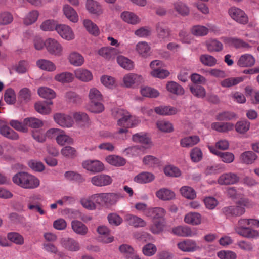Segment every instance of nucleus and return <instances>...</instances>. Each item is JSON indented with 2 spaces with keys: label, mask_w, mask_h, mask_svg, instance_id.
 I'll use <instances>...</instances> for the list:
<instances>
[{
  "label": "nucleus",
  "mask_w": 259,
  "mask_h": 259,
  "mask_svg": "<svg viewBox=\"0 0 259 259\" xmlns=\"http://www.w3.org/2000/svg\"><path fill=\"white\" fill-rule=\"evenodd\" d=\"M156 126L162 132L170 133L174 130V127L171 123L164 120L157 121Z\"/></svg>",
  "instance_id": "3c124183"
},
{
  "label": "nucleus",
  "mask_w": 259,
  "mask_h": 259,
  "mask_svg": "<svg viewBox=\"0 0 259 259\" xmlns=\"http://www.w3.org/2000/svg\"><path fill=\"white\" fill-rule=\"evenodd\" d=\"M239 180L238 176L232 172L225 173L221 175L218 179L220 185H231L237 183Z\"/></svg>",
  "instance_id": "f3484780"
},
{
  "label": "nucleus",
  "mask_w": 259,
  "mask_h": 259,
  "mask_svg": "<svg viewBox=\"0 0 259 259\" xmlns=\"http://www.w3.org/2000/svg\"><path fill=\"white\" fill-rule=\"evenodd\" d=\"M121 18L125 22L132 25H137L141 21V19L137 15L128 11L122 12Z\"/></svg>",
  "instance_id": "393cba45"
},
{
  "label": "nucleus",
  "mask_w": 259,
  "mask_h": 259,
  "mask_svg": "<svg viewBox=\"0 0 259 259\" xmlns=\"http://www.w3.org/2000/svg\"><path fill=\"white\" fill-rule=\"evenodd\" d=\"M72 116L75 122L81 126H85L89 123V117L84 112H76L73 113Z\"/></svg>",
  "instance_id": "49530a36"
},
{
  "label": "nucleus",
  "mask_w": 259,
  "mask_h": 259,
  "mask_svg": "<svg viewBox=\"0 0 259 259\" xmlns=\"http://www.w3.org/2000/svg\"><path fill=\"white\" fill-rule=\"evenodd\" d=\"M165 213V209L161 207L150 208L146 210V215L152 217L153 219H157L164 217Z\"/></svg>",
  "instance_id": "7c9ffc66"
},
{
  "label": "nucleus",
  "mask_w": 259,
  "mask_h": 259,
  "mask_svg": "<svg viewBox=\"0 0 259 259\" xmlns=\"http://www.w3.org/2000/svg\"><path fill=\"white\" fill-rule=\"evenodd\" d=\"M46 48L48 52L55 56H60L63 53V48L56 39L49 38L45 40Z\"/></svg>",
  "instance_id": "39448f33"
},
{
  "label": "nucleus",
  "mask_w": 259,
  "mask_h": 259,
  "mask_svg": "<svg viewBox=\"0 0 259 259\" xmlns=\"http://www.w3.org/2000/svg\"><path fill=\"white\" fill-rule=\"evenodd\" d=\"M135 49L140 55L146 57L149 54L150 47L146 42L140 41L136 45Z\"/></svg>",
  "instance_id": "79ce46f5"
},
{
  "label": "nucleus",
  "mask_w": 259,
  "mask_h": 259,
  "mask_svg": "<svg viewBox=\"0 0 259 259\" xmlns=\"http://www.w3.org/2000/svg\"><path fill=\"white\" fill-rule=\"evenodd\" d=\"M36 65L40 69L49 72H53L56 69L55 64L49 60H38L36 61Z\"/></svg>",
  "instance_id": "c85d7f7f"
},
{
  "label": "nucleus",
  "mask_w": 259,
  "mask_h": 259,
  "mask_svg": "<svg viewBox=\"0 0 259 259\" xmlns=\"http://www.w3.org/2000/svg\"><path fill=\"white\" fill-rule=\"evenodd\" d=\"M63 11L64 14L69 20L73 23H76L78 21V16L76 12L69 5H64Z\"/></svg>",
  "instance_id": "c756f323"
},
{
  "label": "nucleus",
  "mask_w": 259,
  "mask_h": 259,
  "mask_svg": "<svg viewBox=\"0 0 259 259\" xmlns=\"http://www.w3.org/2000/svg\"><path fill=\"white\" fill-rule=\"evenodd\" d=\"M255 63V58L251 54L242 55L237 61V65L241 67H251Z\"/></svg>",
  "instance_id": "4be33fe9"
},
{
  "label": "nucleus",
  "mask_w": 259,
  "mask_h": 259,
  "mask_svg": "<svg viewBox=\"0 0 259 259\" xmlns=\"http://www.w3.org/2000/svg\"><path fill=\"white\" fill-rule=\"evenodd\" d=\"M217 256L220 259H236L237 254L231 250H221L217 252Z\"/></svg>",
  "instance_id": "774afa93"
},
{
  "label": "nucleus",
  "mask_w": 259,
  "mask_h": 259,
  "mask_svg": "<svg viewBox=\"0 0 259 259\" xmlns=\"http://www.w3.org/2000/svg\"><path fill=\"white\" fill-rule=\"evenodd\" d=\"M64 176L69 181L78 183H81L84 181V179L80 174L73 171H66L64 174Z\"/></svg>",
  "instance_id": "bf43d9fd"
},
{
  "label": "nucleus",
  "mask_w": 259,
  "mask_h": 259,
  "mask_svg": "<svg viewBox=\"0 0 259 259\" xmlns=\"http://www.w3.org/2000/svg\"><path fill=\"white\" fill-rule=\"evenodd\" d=\"M106 159L108 163L115 166H123L126 163V160L124 158L117 155H109Z\"/></svg>",
  "instance_id": "37998d69"
},
{
  "label": "nucleus",
  "mask_w": 259,
  "mask_h": 259,
  "mask_svg": "<svg viewBox=\"0 0 259 259\" xmlns=\"http://www.w3.org/2000/svg\"><path fill=\"white\" fill-rule=\"evenodd\" d=\"M162 62L159 60H154L150 63V66L152 69L151 75L155 77L164 79L170 74L169 72L165 69L161 68Z\"/></svg>",
  "instance_id": "0eeeda50"
},
{
  "label": "nucleus",
  "mask_w": 259,
  "mask_h": 259,
  "mask_svg": "<svg viewBox=\"0 0 259 259\" xmlns=\"http://www.w3.org/2000/svg\"><path fill=\"white\" fill-rule=\"evenodd\" d=\"M98 193L93 194L88 197L82 198L80 199V202L81 205L88 210H93L96 208V204L99 205V203L96 199Z\"/></svg>",
  "instance_id": "dca6fc26"
},
{
  "label": "nucleus",
  "mask_w": 259,
  "mask_h": 259,
  "mask_svg": "<svg viewBox=\"0 0 259 259\" xmlns=\"http://www.w3.org/2000/svg\"><path fill=\"white\" fill-rule=\"evenodd\" d=\"M223 212L228 217H239L245 212L244 207L237 204L236 206H229L222 209Z\"/></svg>",
  "instance_id": "2eb2a0df"
},
{
  "label": "nucleus",
  "mask_w": 259,
  "mask_h": 259,
  "mask_svg": "<svg viewBox=\"0 0 259 259\" xmlns=\"http://www.w3.org/2000/svg\"><path fill=\"white\" fill-rule=\"evenodd\" d=\"M54 119L56 123L63 127L69 128L74 124L72 117L68 115L56 113L54 115Z\"/></svg>",
  "instance_id": "f8f14e48"
},
{
  "label": "nucleus",
  "mask_w": 259,
  "mask_h": 259,
  "mask_svg": "<svg viewBox=\"0 0 259 259\" xmlns=\"http://www.w3.org/2000/svg\"><path fill=\"white\" fill-rule=\"evenodd\" d=\"M53 104L52 101L38 102L35 104V109L37 112L41 114H48L51 112L50 105Z\"/></svg>",
  "instance_id": "4c0bfd02"
},
{
  "label": "nucleus",
  "mask_w": 259,
  "mask_h": 259,
  "mask_svg": "<svg viewBox=\"0 0 259 259\" xmlns=\"http://www.w3.org/2000/svg\"><path fill=\"white\" fill-rule=\"evenodd\" d=\"M91 181L94 186L102 187L111 184L112 182V179L108 175L102 174L93 177Z\"/></svg>",
  "instance_id": "4468645a"
},
{
  "label": "nucleus",
  "mask_w": 259,
  "mask_h": 259,
  "mask_svg": "<svg viewBox=\"0 0 259 259\" xmlns=\"http://www.w3.org/2000/svg\"><path fill=\"white\" fill-rule=\"evenodd\" d=\"M101 100L90 101L88 106V109L91 112L100 113L104 110V107L101 102Z\"/></svg>",
  "instance_id": "864d4df0"
},
{
  "label": "nucleus",
  "mask_w": 259,
  "mask_h": 259,
  "mask_svg": "<svg viewBox=\"0 0 259 259\" xmlns=\"http://www.w3.org/2000/svg\"><path fill=\"white\" fill-rule=\"evenodd\" d=\"M197 235L196 230H192L188 226L179 227V235L184 237H193Z\"/></svg>",
  "instance_id": "0e129e2a"
},
{
  "label": "nucleus",
  "mask_w": 259,
  "mask_h": 259,
  "mask_svg": "<svg viewBox=\"0 0 259 259\" xmlns=\"http://www.w3.org/2000/svg\"><path fill=\"white\" fill-rule=\"evenodd\" d=\"M83 25L90 34L94 36L99 35L100 31L98 26L91 20L84 19L83 21Z\"/></svg>",
  "instance_id": "cd10ccee"
},
{
  "label": "nucleus",
  "mask_w": 259,
  "mask_h": 259,
  "mask_svg": "<svg viewBox=\"0 0 259 259\" xmlns=\"http://www.w3.org/2000/svg\"><path fill=\"white\" fill-rule=\"evenodd\" d=\"M156 197L163 201H169L176 198V193L172 190L162 188L156 192Z\"/></svg>",
  "instance_id": "412c9836"
},
{
  "label": "nucleus",
  "mask_w": 259,
  "mask_h": 259,
  "mask_svg": "<svg viewBox=\"0 0 259 259\" xmlns=\"http://www.w3.org/2000/svg\"><path fill=\"white\" fill-rule=\"evenodd\" d=\"M74 73L77 79L83 82H89L93 79L92 72L85 68H77L74 70Z\"/></svg>",
  "instance_id": "aec40b11"
},
{
  "label": "nucleus",
  "mask_w": 259,
  "mask_h": 259,
  "mask_svg": "<svg viewBox=\"0 0 259 259\" xmlns=\"http://www.w3.org/2000/svg\"><path fill=\"white\" fill-rule=\"evenodd\" d=\"M26 127L29 126L32 128H39L42 126L43 123L40 120L34 117H28L24 120Z\"/></svg>",
  "instance_id": "052dcab7"
},
{
  "label": "nucleus",
  "mask_w": 259,
  "mask_h": 259,
  "mask_svg": "<svg viewBox=\"0 0 259 259\" xmlns=\"http://www.w3.org/2000/svg\"><path fill=\"white\" fill-rule=\"evenodd\" d=\"M60 243L64 248L71 251H77L80 249L78 242L73 238H62L60 241Z\"/></svg>",
  "instance_id": "a211bd4d"
},
{
  "label": "nucleus",
  "mask_w": 259,
  "mask_h": 259,
  "mask_svg": "<svg viewBox=\"0 0 259 259\" xmlns=\"http://www.w3.org/2000/svg\"><path fill=\"white\" fill-rule=\"evenodd\" d=\"M236 118V115L232 112L224 111L219 113L215 116V119L219 121H228Z\"/></svg>",
  "instance_id": "680f3d73"
},
{
  "label": "nucleus",
  "mask_w": 259,
  "mask_h": 259,
  "mask_svg": "<svg viewBox=\"0 0 259 259\" xmlns=\"http://www.w3.org/2000/svg\"><path fill=\"white\" fill-rule=\"evenodd\" d=\"M155 112L160 115H171L177 112L176 108L167 106H160L154 109Z\"/></svg>",
  "instance_id": "58836bf2"
},
{
  "label": "nucleus",
  "mask_w": 259,
  "mask_h": 259,
  "mask_svg": "<svg viewBox=\"0 0 259 259\" xmlns=\"http://www.w3.org/2000/svg\"><path fill=\"white\" fill-rule=\"evenodd\" d=\"M185 222L193 225H198L201 222V215L197 212H189L184 218Z\"/></svg>",
  "instance_id": "f704fd0d"
},
{
  "label": "nucleus",
  "mask_w": 259,
  "mask_h": 259,
  "mask_svg": "<svg viewBox=\"0 0 259 259\" xmlns=\"http://www.w3.org/2000/svg\"><path fill=\"white\" fill-rule=\"evenodd\" d=\"M200 140V138L198 136L186 137L181 140V145L184 147H191L198 144Z\"/></svg>",
  "instance_id": "a19ab883"
},
{
  "label": "nucleus",
  "mask_w": 259,
  "mask_h": 259,
  "mask_svg": "<svg viewBox=\"0 0 259 259\" xmlns=\"http://www.w3.org/2000/svg\"><path fill=\"white\" fill-rule=\"evenodd\" d=\"M38 94L45 99H52L56 97L55 92L51 89L46 87H41L37 90Z\"/></svg>",
  "instance_id": "8fccbe9b"
},
{
  "label": "nucleus",
  "mask_w": 259,
  "mask_h": 259,
  "mask_svg": "<svg viewBox=\"0 0 259 259\" xmlns=\"http://www.w3.org/2000/svg\"><path fill=\"white\" fill-rule=\"evenodd\" d=\"M192 94L195 97L199 98H203L206 96V90L202 86H192L190 88Z\"/></svg>",
  "instance_id": "e2e57ef3"
},
{
  "label": "nucleus",
  "mask_w": 259,
  "mask_h": 259,
  "mask_svg": "<svg viewBox=\"0 0 259 259\" xmlns=\"http://www.w3.org/2000/svg\"><path fill=\"white\" fill-rule=\"evenodd\" d=\"M98 54L106 59L110 60L119 54H122L123 51L119 48L111 47H102L98 50Z\"/></svg>",
  "instance_id": "ddd939ff"
},
{
  "label": "nucleus",
  "mask_w": 259,
  "mask_h": 259,
  "mask_svg": "<svg viewBox=\"0 0 259 259\" xmlns=\"http://www.w3.org/2000/svg\"><path fill=\"white\" fill-rule=\"evenodd\" d=\"M67 59L72 65L76 67L81 66L84 62L83 57L75 51L71 52L68 56Z\"/></svg>",
  "instance_id": "b1692460"
},
{
  "label": "nucleus",
  "mask_w": 259,
  "mask_h": 259,
  "mask_svg": "<svg viewBox=\"0 0 259 259\" xmlns=\"http://www.w3.org/2000/svg\"><path fill=\"white\" fill-rule=\"evenodd\" d=\"M180 191L182 195L187 199H193L196 196V192L194 190L188 186L182 187Z\"/></svg>",
  "instance_id": "69168bd1"
},
{
  "label": "nucleus",
  "mask_w": 259,
  "mask_h": 259,
  "mask_svg": "<svg viewBox=\"0 0 259 259\" xmlns=\"http://www.w3.org/2000/svg\"><path fill=\"white\" fill-rule=\"evenodd\" d=\"M71 227L74 232L82 236L85 235L88 231V227L83 223L77 220L71 222Z\"/></svg>",
  "instance_id": "473e14b6"
},
{
  "label": "nucleus",
  "mask_w": 259,
  "mask_h": 259,
  "mask_svg": "<svg viewBox=\"0 0 259 259\" xmlns=\"http://www.w3.org/2000/svg\"><path fill=\"white\" fill-rule=\"evenodd\" d=\"M113 116L118 119L117 125L123 127L120 128L118 132L119 134L126 133L128 132L127 128L132 127L138 123L137 119H134V123H131L132 119H130L131 115L129 112L122 109L116 108L112 110Z\"/></svg>",
  "instance_id": "f03ea898"
},
{
  "label": "nucleus",
  "mask_w": 259,
  "mask_h": 259,
  "mask_svg": "<svg viewBox=\"0 0 259 259\" xmlns=\"http://www.w3.org/2000/svg\"><path fill=\"white\" fill-rule=\"evenodd\" d=\"M97 231L98 233L99 240L100 242L108 244L114 241V237L111 234L110 230L104 225H101L98 227Z\"/></svg>",
  "instance_id": "1a4fd4ad"
},
{
  "label": "nucleus",
  "mask_w": 259,
  "mask_h": 259,
  "mask_svg": "<svg viewBox=\"0 0 259 259\" xmlns=\"http://www.w3.org/2000/svg\"><path fill=\"white\" fill-rule=\"evenodd\" d=\"M132 140L135 142H139L146 145L151 144L150 139L147 136V134L144 133H137L133 135Z\"/></svg>",
  "instance_id": "603ef678"
},
{
  "label": "nucleus",
  "mask_w": 259,
  "mask_h": 259,
  "mask_svg": "<svg viewBox=\"0 0 259 259\" xmlns=\"http://www.w3.org/2000/svg\"><path fill=\"white\" fill-rule=\"evenodd\" d=\"M243 80L244 78L242 77H230L222 80L220 84L222 87L230 88L238 84Z\"/></svg>",
  "instance_id": "de8ad7c7"
},
{
  "label": "nucleus",
  "mask_w": 259,
  "mask_h": 259,
  "mask_svg": "<svg viewBox=\"0 0 259 259\" xmlns=\"http://www.w3.org/2000/svg\"><path fill=\"white\" fill-rule=\"evenodd\" d=\"M140 92L142 96L149 98H156L159 95V93L157 90L149 87H142Z\"/></svg>",
  "instance_id": "6e6d98bb"
},
{
  "label": "nucleus",
  "mask_w": 259,
  "mask_h": 259,
  "mask_svg": "<svg viewBox=\"0 0 259 259\" xmlns=\"http://www.w3.org/2000/svg\"><path fill=\"white\" fill-rule=\"evenodd\" d=\"M0 133L3 136L11 140H17L19 138L18 135L7 125H3L0 127Z\"/></svg>",
  "instance_id": "09e8293b"
},
{
  "label": "nucleus",
  "mask_w": 259,
  "mask_h": 259,
  "mask_svg": "<svg viewBox=\"0 0 259 259\" xmlns=\"http://www.w3.org/2000/svg\"><path fill=\"white\" fill-rule=\"evenodd\" d=\"M211 127L213 130L219 132H227L233 130L234 125L229 122L220 123L215 122L211 124Z\"/></svg>",
  "instance_id": "c9c22d12"
},
{
  "label": "nucleus",
  "mask_w": 259,
  "mask_h": 259,
  "mask_svg": "<svg viewBox=\"0 0 259 259\" xmlns=\"http://www.w3.org/2000/svg\"><path fill=\"white\" fill-rule=\"evenodd\" d=\"M8 239L13 243L21 245L24 243L23 237L17 232H10L7 234Z\"/></svg>",
  "instance_id": "13d9d810"
},
{
  "label": "nucleus",
  "mask_w": 259,
  "mask_h": 259,
  "mask_svg": "<svg viewBox=\"0 0 259 259\" xmlns=\"http://www.w3.org/2000/svg\"><path fill=\"white\" fill-rule=\"evenodd\" d=\"M228 14L232 19L240 24H246L248 22L247 15L240 8L232 7L229 9Z\"/></svg>",
  "instance_id": "423d86ee"
},
{
  "label": "nucleus",
  "mask_w": 259,
  "mask_h": 259,
  "mask_svg": "<svg viewBox=\"0 0 259 259\" xmlns=\"http://www.w3.org/2000/svg\"><path fill=\"white\" fill-rule=\"evenodd\" d=\"M56 31L64 39L71 40L74 39L75 35L70 27L65 24H58L56 26Z\"/></svg>",
  "instance_id": "9d476101"
},
{
  "label": "nucleus",
  "mask_w": 259,
  "mask_h": 259,
  "mask_svg": "<svg viewBox=\"0 0 259 259\" xmlns=\"http://www.w3.org/2000/svg\"><path fill=\"white\" fill-rule=\"evenodd\" d=\"M83 168L93 173L100 172L104 169L103 164L97 160H87L82 163Z\"/></svg>",
  "instance_id": "9b49d317"
},
{
  "label": "nucleus",
  "mask_w": 259,
  "mask_h": 259,
  "mask_svg": "<svg viewBox=\"0 0 259 259\" xmlns=\"http://www.w3.org/2000/svg\"><path fill=\"white\" fill-rule=\"evenodd\" d=\"M179 249L185 252H194L199 249V246L195 241L186 239L179 242Z\"/></svg>",
  "instance_id": "5701e85b"
},
{
  "label": "nucleus",
  "mask_w": 259,
  "mask_h": 259,
  "mask_svg": "<svg viewBox=\"0 0 259 259\" xmlns=\"http://www.w3.org/2000/svg\"><path fill=\"white\" fill-rule=\"evenodd\" d=\"M46 136L51 138L55 137L57 143L61 146L73 143V139L61 129L55 128L49 129L46 133Z\"/></svg>",
  "instance_id": "20e7f679"
},
{
  "label": "nucleus",
  "mask_w": 259,
  "mask_h": 259,
  "mask_svg": "<svg viewBox=\"0 0 259 259\" xmlns=\"http://www.w3.org/2000/svg\"><path fill=\"white\" fill-rule=\"evenodd\" d=\"M86 7L91 13L99 15L102 13L101 7L96 1L88 0L86 3Z\"/></svg>",
  "instance_id": "c03bdc74"
},
{
  "label": "nucleus",
  "mask_w": 259,
  "mask_h": 259,
  "mask_svg": "<svg viewBox=\"0 0 259 259\" xmlns=\"http://www.w3.org/2000/svg\"><path fill=\"white\" fill-rule=\"evenodd\" d=\"M39 16V12L37 10H32L29 12L24 18V23L26 25H30L35 23Z\"/></svg>",
  "instance_id": "5fc2aeb1"
},
{
  "label": "nucleus",
  "mask_w": 259,
  "mask_h": 259,
  "mask_svg": "<svg viewBox=\"0 0 259 259\" xmlns=\"http://www.w3.org/2000/svg\"><path fill=\"white\" fill-rule=\"evenodd\" d=\"M14 184L26 189H33L40 185V181L35 176L26 172H19L12 178Z\"/></svg>",
  "instance_id": "f257e3e1"
},
{
  "label": "nucleus",
  "mask_w": 259,
  "mask_h": 259,
  "mask_svg": "<svg viewBox=\"0 0 259 259\" xmlns=\"http://www.w3.org/2000/svg\"><path fill=\"white\" fill-rule=\"evenodd\" d=\"M154 178V176L152 173L143 172L137 175L134 180L138 183H147L152 181Z\"/></svg>",
  "instance_id": "e433bc0d"
},
{
  "label": "nucleus",
  "mask_w": 259,
  "mask_h": 259,
  "mask_svg": "<svg viewBox=\"0 0 259 259\" xmlns=\"http://www.w3.org/2000/svg\"><path fill=\"white\" fill-rule=\"evenodd\" d=\"M206 47L209 52H219L223 50V44L216 39H209L205 42Z\"/></svg>",
  "instance_id": "a878e982"
},
{
  "label": "nucleus",
  "mask_w": 259,
  "mask_h": 259,
  "mask_svg": "<svg viewBox=\"0 0 259 259\" xmlns=\"http://www.w3.org/2000/svg\"><path fill=\"white\" fill-rule=\"evenodd\" d=\"M54 79L56 81L62 83H70L74 80L73 74L69 72H63L57 74Z\"/></svg>",
  "instance_id": "72a5a7b5"
},
{
  "label": "nucleus",
  "mask_w": 259,
  "mask_h": 259,
  "mask_svg": "<svg viewBox=\"0 0 259 259\" xmlns=\"http://www.w3.org/2000/svg\"><path fill=\"white\" fill-rule=\"evenodd\" d=\"M200 60L204 65L212 67L217 63V59L212 56L208 54H203L200 56Z\"/></svg>",
  "instance_id": "4d7b16f0"
},
{
  "label": "nucleus",
  "mask_w": 259,
  "mask_h": 259,
  "mask_svg": "<svg viewBox=\"0 0 259 259\" xmlns=\"http://www.w3.org/2000/svg\"><path fill=\"white\" fill-rule=\"evenodd\" d=\"M250 127V122L246 120H241L236 123V131L239 133L243 134L248 131Z\"/></svg>",
  "instance_id": "338daca9"
},
{
  "label": "nucleus",
  "mask_w": 259,
  "mask_h": 259,
  "mask_svg": "<svg viewBox=\"0 0 259 259\" xmlns=\"http://www.w3.org/2000/svg\"><path fill=\"white\" fill-rule=\"evenodd\" d=\"M124 85L126 87H131L134 84H139L143 81L141 75L134 73H128L123 78Z\"/></svg>",
  "instance_id": "6ab92c4d"
},
{
  "label": "nucleus",
  "mask_w": 259,
  "mask_h": 259,
  "mask_svg": "<svg viewBox=\"0 0 259 259\" xmlns=\"http://www.w3.org/2000/svg\"><path fill=\"white\" fill-rule=\"evenodd\" d=\"M248 220L246 219H240L234 226V230L236 233L241 235L248 228H249Z\"/></svg>",
  "instance_id": "ea45409f"
},
{
  "label": "nucleus",
  "mask_w": 259,
  "mask_h": 259,
  "mask_svg": "<svg viewBox=\"0 0 259 259\" xmlns=\"http://www.w3.org/2000/svg\"><path fill=\"white\" fill-rule=\"evenodd\" d=\"M222 40L226 46L229 47H233L236 49H244L245 51H248L251 48V46L243 40L236 37H227L222 38Z\"/></svg>",
  "instance_id": "6e6552de"
},
{
  "label": "nucleus",
  "mask_w": 259,
  "mask_h": 259,
  "mask_svg": "<svg viewBox=\"0 0 259 259\" xmlns=\"http://www.w3.org/2000/svg\"><path fill=\"white\" fill-rule=\"evenodd\" d=\"M98 194L96 200L99 203V205L106 207L116 205L122 197L121 194L117 193H101Z\"/></svg>",
  "instance_id": "7ed1b4c3"
},
{
  "label": "nucleus",
  "mask_w": 259,
  "mask_h": 259,
  "mask_svg": "<svg viewBox=\"0 0 259 259\" xmlns=\"http://www.w3.org/2000/svg\"><path fill=\"white\" fill-rule=\"evenodd\" d=\"M118 64L127 70H131L134 67V63L132 60L123 56H119L117 58Z\"/></svg>",
  "instance_id": "a18cd8bd"
},
{
  "label": "nucleus",
  "mask_w": 259,
  "mask_h": 259,
  "mask_svg": "<svg viewBox=\"0 0 259 259\" xmlns=\"http://www.w3.org/2000/svg\"><path fill=\"white\" fill-rule=\"evenodd\" d=\"M256 154L251 151H247L242 153L240 156V161L246 164H251L253 163L257 159Z\"/></svg>",
  "instance_id": "2f4dec72"
},
{
  "label": "nucleus",
  "mask_w": 259,
  "mask_h": 259,
  "mask_svg": "<svg viewBox=\"0 0 259 259\" xmlns=\"http://www.w3.org/2000/svg\"><path fill=\"white\" fill-rule=\"evenodd\" d=\"M125 220L129 225L135 227H142L146 225V223L144 220L130 214H127L125 216Z\"/></svg>",
  "instance_id": "bb28decb"
}]
</instances>
